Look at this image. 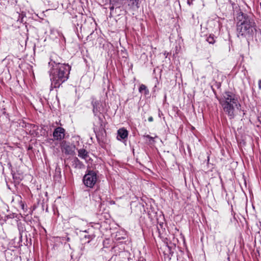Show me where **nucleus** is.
I'll use <instances>...</instances> for the list:
<instances>
[{
    "mask_svg": "<svg viewBox=\"0 0 261 261\" xmlns=\"http://www.w3.org/2000/svg\"><path fill=\"white\" fill-rule=\"evenodd\" d=\"M51 56L50 61L48 63L50 68L49 70L51 82L50 90L53 88H59L60 86L69 77L70 67L68 64L61 63L53 59Z\"/></svg>",
    "mask_w": 261,
    "mask_h": 261,
    "instance_id": "nucleus-1",
    "label": "nucleus"
},
{
    "mask_svg": "<svg viewBox=\"0 0 261 261\" xmlns=\"http://www.w3.org/2000/svg\"><path fill=\"white\" fill-rule=\"evenodd\" d=\"M237 31L238 37H251L256 31L255 22L247 14L240 12L237 16Z\"/></svg>",
    "mask_w": 261,
    "mask_h": 261,
    "instance_id": "nucleus-2",
    "label": "nucleus"
},
{
    "mask_svg": "<svg viewBox=\"0 0 261 261\" xmlns=\"http://www.w3.org/2000/svg\"><path fill=\"white\" fill-rule=\"evenodd\" d=\"M224 112L228 115L229 119L234 117L236 109L240 110L241 105L239 103L238 96L230 91H226L222 94V97L219 99Z\"/></svg>",
    "mask_w": 261,
    "mask_h": 261,
    "instance_id": "nucleus-3",
    "label": "nucleus"
},
{
    "mask_svg": "<svg viewBox=\"0 0 261 261\" xmlns=\"http://www.w3.org/2000/svg\"><path fill=\"white\" fill-rule=\"evenodd\" d=\"M98 180L97 173L93 170H88L84 176L83 181L84 185L90 188H92L96 185Z\"/></svg>",
    "mask_w": 261,
    "mask_h": 261,
    "instance_id": "nucleus-4",
    "label": "nucleus"
},
{
    "mask_svg": "<svg viewBox=\"0 0 261 261\" xmlns=\"http://www.w3.org/2000/svg\"><path fill=\"white\" fill-rule=\"evenodd\" d=\"M105 123L102 118L100 116H98V122L97 124H94V131L96 134V136H103L106 133L105 130Z\"/></svg>",
    "mask_w": 261,
    "mask_h": 261,
    "instance_id": "nucleus-5",
    "label": "nucleus"
},
{
    "mask_svg": "<svg viewBox=\"0 0 261 261\" xmlns=\"http://www.w3.org/2000/svg\"><path fill=\"white\" fill-rule=\"evenodd\" d=\"M93 112L94 115H97L98 113L101 114L104 111V108L101 101L98 100H92Z\"/></svg>",
    "mask_w": 261,
    "mask_h": 261,
    "instance_id": "nucleus-6",
    "label": "nucleus"
},
{
    "mask_svg": "<svg viewBox=\"0 0 261 261\" xmlns=\"http://www.w3.org/2000/svg\"><path fill=\"white\" fill-rule=\"evenodd\" d=\"M61 148L66 154H72L74 152V146L71 145L69 142L63 141L61 143Z\"/></svg>",
    "mask_w": 261,
    "mask_h": 261,
    "instance_id": "nucleus-7",
    "label": "nucleus"
},
{
    "mask_svg": "<svg viewBox=\"0 0 261 261\" xmlns=\"http://www.w3.org/2000/svg\"><path fill=\"white\" fill-rule=\"evenodd\" d=\"M65 135V130L61 127H57L53 132L54 138L58 141H61L63 139Z\"/></svg>",
    "mask_w": 261,
    "mask_h": 261,
    "instance_id": "nucleus-8",
    "label": "nucleus"
},
{
    "mask_svg": "<svg viewBox=\"0 0 261 261\" xmlns=\"http://www.w3.org/2000/svg\"><path fill=\"white\" fill-rule=\"evenodd\" d=\"M83 233L85 234H81V236L82 238V240L83 241H86V240H88L87 241V243H89L92 240H93L95 236L93 234H90L89 233V230H85L83 231H81Z\"/></svg>",
    "mask_w": 261,
    "mask_h": 261,
    "instance_id": "nucleus-9",
    "label": "nucleus"
},
{
    "mask_svg": "<svg viewBox=\"0 0 261 261\" xmlns=\"http://www.w3.org/2000/svg\"><path fill=\"white\" fill-rule=\"evenodd\" d=\"M127 136L128 132L124 128H120L118 130L117 138L118 140L125 139L127 138Z\"/></svg>",
    "mask_w": 261,
    "mask_h": 261,
    "instance_id": "nucleus-10",
    "label": "nucleus"
},
{
    "mask_svg": "<svg viewBox=\"0 0 261 261\" xmlns=\"http://www.w3.org/2000/svg\"><path fill=\"white\" fill-rule=\"evenodd\" d=\"M72 163V166L75 168L82 169L84 167V164L76 157L73 159Z\"/></svg>",
    "mask_w": 261,
    "mask_h": 261,
    "instance_id": "nucleus-11",
    "label": "nucleus"
},
{
    "mask_svg": "<svg viewBox=\"0 0 261 261\" xmlns=\"http://www.w3.org/2000/svg\"><path fill=\"white\" fill-rule=\"evenodd\" d=\"M78 156L82 159L86 160L89 157L88 152L85 149H80L77 151Z\"/></svg>",
    "mask_w": 261,
    "mask_h": 261,
    "instance_id": "nucleus-12",
    "label": "nucleus"
},
{
    "mask_svg": "<svg viewBox=\"0 0 261 261\" xmlns=\"http://www.w3.org/2000/svg\"><path fill=\"white\" fill-rule=\"evenodd\" d=\"M139 91L140 93H143L145 95H147L149 93V91L147 87L144 84L140 85Z\"/></svg>",
    "mask_w": 261,
    "mask_h": 261,
    "instance_id": "nucleus-13",
    "label": "nucleus"
},
{
    "mask_svg": "<svg viewBox=\"0 0 261 261\" xmlns=\"http://www.w3.org/2000/svg\"><path fill=\"white\" fill-rule=\"evenodd\" d=\"M206 41L208 42L210 44H214L215 42V40L214 37L213 35H210L207 38H206Z\"/></svg>",
    "mask_w": 261,
    "mask_h": 261,
    "instance_id": "nucleus-14",
    "label": "nucleus"
},
{
    "mask_svg": "<svg viewBox=\"0 0 261 261\" xmlns=\"http://www.w3.org/2000/svg\"><path fill=\"white\" fill-rule=\"evenodd\" d=\"M127 1L129 2L130 4H129V5H130L132 6H136L137 7H138V5L139 0H127Z\"/></svg>",
    "mask_w": 261,
    "mask_h": 261,
    "instance_id": "nucleus-15",
    "label": "nucleus"
},
{
    "mask_svg": "<svg viewBox=\"0 0 261 261\" xmlns=\"http://www.w3.org/2000/svg\"><path fill=\"white\" fill-rule=\"evenodd\" d=\"M144 138L148 139L149 141H153V142H154V138L148 135L144 136Z\"/></svg>",
    "mask_w": 261,
    "mask_h": 261,
    "instance_id": "nucleus-16",
    "label": "nucleus"
},
{
    "mask_svg": "<svg viewBox=\"0 0 261 261\" xmlns=\"http://www.w3.org/2000/svg\"><path fill=\"white\" fill-rule=\"evenodd\" d=\"M194 0H187V4L191 6L192 4V2Z\"/></svg>",
    "mask_w": 261,
    "mask_h": 261,
    "instance_id": "nucleus-17",
    "label": "nucleus"
},
{
    "mask_svg": "<svg viewBox=\"0 0 261 261\" xmlns=\"http://www.w3.org/2000/svg\"><path fill=\"white\" fill-rule=\"evenodd\" d=\"M258 88L259 89H261V80H259L258 82Z\"/></svg>",
    "mask_w": 261,
    "mask_h": 261,
    "instance_id": "nucleus-18",
    "label": "nucleus"
},
{
    "mask_svg": "<svg viewBox=\"0 0 261 261\" xmlns=\"http://www.w3.org/2000/svg\"><path fill=\"white\" fill-rule=\"evenodd\" d=\"M148 121H149V122H152V121H153V117H152L150 116V117H149L148 118Z\"/></svg>",
    "mask_w": 261,
    "mask_h": 261,
    "instance_id": "nucleus-19",
    "label": "nucleus"
},
{
    "mask_svg": "<svg viewBox=\"0 0 261 261\" xmlns=\"http://www.w3.org/2000/svg\"><path fill=\"white\" fill-rule=\"evenodd\" d=\"M162 225H163V224H160V226L161 227H162Z\"/></svg>",
    "mask_w": 261,
    "mask_h": 261,
    "instance_id": "nucleus-20",
    "label": "nucleus"
},
{
    "mask_svg": "<svg viewBox=\"0 0 261 261\" xmlns=\"http://www.w3.org/2000/svg\"><path fill=\"white\" fill-rule=\"evenodd\" d=\"M157 229L159 230V228L158 226L157 227Z\"/></svg>",
    "mask_w": 261,
    "mask_h": 261,
    "instance_id": "nucleus-21",
    "label": "nucleus"
}]
</instances>
